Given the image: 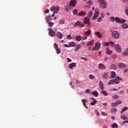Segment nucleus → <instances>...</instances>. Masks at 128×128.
Instances as JSON below:
<instances>
[{"label":"nucleus","instance_id":"f257e3e1","mask_svg":"<svg viewBox=\"0 0 128 128\" xmlns=\"http://www.w3.org/2000/svg\"><path fill=\"white\" fill-rule=\"evenodd\" d=\"M110 20L114 22H116L119 24H124L126 22V20L122 18H120L118 17L114 18V16H112L110 18Z\"/></svg>","mask_w":128,"mask_h":128},{"label":"nucleus","instance_id":"f03ea898","mask_svg":"<svg viewBox=\"0 0 128 128\" xmlns=\"http://www.w3.org/2000/svg\"><path fill=\"white\" fill-rule=\"evenodd\" d=\"M92 34V30H88L87 31L85 32L84 34V36L82 37V40H88V37Z\"/></svg>","mask_w":128,"mask_h":128},{"label":"nucleus","instance_id":"7ed1b4c3","mask_svg":"<svg viewBox=\"0 0 128 128\" xmlns=\"http://www.w3.org/2000/svg\"><path fill=\"white\" fill-rule=\"evenodd\" d=\"M100 6L102 8H106V2L104 0H98Z\"/></svg>","mask_w":128,"mask_h":128},{"label":"nucleus","instance_id":"20e7f679","mask_svg":"<svg viewBox=\"0 0 128 128\" xmlns=\"http://www.w3.org/2000/svg\"><path fill=\"white\" fill-rule=\"evenodd\" d=\"M50 10L53 12L54 14H58L60 10V8L58 6H55L51 8Z\"/></svg>","mask_w":128,"mask_h":128},{"label":"nucleus","instance_id":"39448f33","mask_svg":"<svg viewBox=\"0 0 128 128\" xmlns=\"http://www.w3.org/2000/svg\"><path fill=\"white\" fill-rule=\"evenodd\" d=\"M98 16H100V12H98V10L96 9L95 13L94 16L92 17V20H96L98 18Z\"/></svg>","mask_w":128,"mask_h":128},{"label":"nucleus","instance_id":"423d86ee","mask_svg":"<svg viewBox=\"0 0 128 128\" xmlns=\"http://www.w3.org/2000/svg\"><path fill=\"white\" fill-rule=\"evenodd\" d=\"M100 48V44L96 43L95 46L92 48V50H98Z\"/></svg>","mask_w":128,"mask_h":128},{"label":"nucleus","instance_id":"0eeeda50","mask_svg":"<svg viewBox=\"0 0 128 128\" xmlns=\"http://www.w3.org/2000/svg\"><path fill=\"white\" fill-rule=\"evenodd\" d=\"M112 36L114 38H120V33L116 31H114L112 33Z\"/></svg>","mask_w":128,"mask_h":128},{"label":"nucleus","instance_id":"6e6552de","mask_svg":"<svg viewBox=\"0 0 128 128\" xmlns=\"http://www.w3.org/2000/svg\"><path fill=\"white\" fill-rule=\"evenodd\" d=\"M48 30L49 31L48 34L50 36H56V32H54V30H52L51 28H48Z\"/></svg>","mask_w":128,"mask_h":128},{"label":"nucleus","instance_id":"1a4fd4ad","mask_svg":"<svg viewBox=\"0 0 128 128\" xmlns=\"http://www.w3.org/2000/svg\"><path fill=\"white\" fill-rule=\"evenodd\" d=\"M54 48L55 50H56V54H60L61 52H60V49L58 48V44H56V43H54Z\"/></svg>","mask_w":128,"mask_h":128},{"label":"nucleus","instance_id":"9d476101","mask_svg":"<svg viewBox=\"0 0 128 128\" xmlns=\"http://www.w3.org/2000/svg\"><path fill=\"white\" fill-rule=\"evenodd\" d=\"M90 18L88 17H86L84 18V22L85 24H90Z\"/></svg>","mask_w":128,"mask_h":128},{"label":"nucleus","instance_id":"9b49d317","mask_svg":"<svg viewBox=\"0 0 128 128\" xmlns=\"http://www.w3.org/2000/svg\"><path fill=\"white\" fill-rule=\"evenodd\" d=\"M76 4V0H71L70 2V6L74 7Z\"/></svg>","mask_w":128,"mask_h":128},{"label":"nucleus","instance_id":"f8f14e48","mask_svg":"<svg viewBox=\"0 0 128 128\" xmlns=\"http://www.w3.org/2000/svg\"><path fill=\"white\" fill-rule=\"evenodd\" d=\"M115 50L118 52H122V48L118 44H115Z\"/></svg>","mask_w":128,"mask_h":128},{"label":"nucleus","instance_id":"ddd939ff","mask_svg":"<svg viewBox=\"0 0 128 128\" xmlns=\"http://www.w3.org/2000/svg\"><path fill=\"white\" fill-rule=\"evenodd\" d=\"M122 104V100H119L116 102L112 103V108H114V106H118V104Z\"/></svg>","mask_w":128,"mask_h":128},{"label":"nucleus","instance_id":"4468645a","mask_svg":"<svg viewBox=\"0 0 128 128\" xmlns=\"http://www.w3.org/2000/svg\"><path fill=\"white\" fill-rule=\"evenodd\" d=\"M76 66V63L72 62L69 64V68L70 70H74V68Z\"/></svg>","mask_w":128,"mask_h":128},{"label":"nucleus","instance_id":"2eb2a0df","mask_svg":"<svg viewBox=\"0 0 128 128\" xmlns=\"http://www.w3.org/2000/svg\"><path fill=\"white\" fill-rule=\"evenodd\" d=\"M114 80V82H115V84H120V80L122 81V78L120 77H117Z\"/></svg>","mask_w":128,"mask_h":128},{"label":"nucleus","instance_id":"dca6fc26","mask_svg":"<svg viewBox=\"0 0 128 128\" xmlns=\"http://www.w3.org/2000/svg\"><path fill=\"white\" fill-rule=\"evenodd\" d=\"M82 102L84 106L86 108H88L86 106V102H88V100H86V99H82Z\"/></svg>","mask_w":128,"mask_h":128},{"label":"nucleus","instance_id":"f3484780","mask_svg":"<svg viewBox=\"0 0 128 128\" xmlns=\"http://www.w3.org/2000/svg\"><path fill=\"white\" fill-rule=\"evenodd\" d=\"M75 40H76V42H80V40H82V36H80V35L77 36L75 38Z\"/></svg>","mask_w":128,"mask_h":128},{"label":"nucleus","instance_id":"a211bd4d","mask_svg":"<svg viewBox=\"0 0 128 128\" xmlns=\"http://www.w3.org/2000/svg\"><path fill=\"white\" fill-rule=\"evenodd\" d=\"M102 78H104V80H106V78H108V72H104L102 74Z\"/></svg>","mask_w":128,"mask_h":128},{"label":"nucleus","instance_id":"6ab92c4d","mask_svg":"<svg viewBox=\"0 0 128 128\" xmlns=\"http://www.w3.org/2000/svg\"><path fill=\"white\" fill-rule=\"evenodd\" d=\"M46 22H50L52 21V16L48 15L47 16L46 18Z\"/></svg>","mask_w":128,"mask_h":128},{"label":"nucleus","instance_id":"aec40b11","mask_svg":"<svg viewBox=\"0 0 128 128\" xmlns=\"http://www.w3.org/2000/svg\"><path fill=\"white\" fill-rule=\"evenodd\" d=\"M76 48H75L74 50H76V52H78L80 48H82V44H76V46H75Z\"/></svg>","mask_w":128,"mask_h":128},{"label":"nucleus","instance_id":"412c9836","mask_svg":"<svg viewBox=\"0 0 128 128\" xmlns=\"http://www.w3.org/2000/svg\"><path fill=\"white\" fill-rule=\"evenodd\" d=\"M56 36L58 38H59V40H62V32H58L56 34Z\"/></svg>","mask_w":128,"mask_h":128},{"label":"nucleus","instance_id":"4be33fe9","mask_svg":"<svg viewBox=\"0 0 128 128\" xmlns=\"http://www.w3.org/2000/svg\"><path fill=\"white\" fill-rule=\"evenodd\" d=\"M99 86H100V89L101 90H104V83L102 82V81H100L99 83Z\"/></svg>","mask_w":128,"mask_h":128},{"label":"nucleus","instance_id":"5701e85b","mask_svg":"<svg viewBox=\"0 0 128 128\" xmlns=\"http://www.w3.org/2000/svg\"><path fill=\"white\" fill-rule=\"evenodd\" d=\"M116 72H112L110 74V80L112 78H114L116 77Z\"/></svg>","mask_w":128,"mask_h":128},{"label":"nucleus","instance_id":"b1692460","mask_svg":"<svg viewBox=\"0 0 128 128\" xmlns=\"http://www.w3.org/2000/svg\"><path fill=\"white\" fill-rule=\"evenodd\" d=\"M86 12L81 11L79 14H77V16H86Z\"/></svg>","mask_w":128,"mask_h":128},{"label":"nucleus","instance_id":"393cba45","mask_svg":"<svg viewBox=\"0 0 128 128\" xmlns=\"http://www.w3.org/2000/svg\"><path fill=\"white\" fill-rule=\"evenodd\" d=\"M98 68L100 69L106 70V66L103 64H98Z\"/></svg>","mask_w":128,"mask_h":128},{"label":"nucleus","instance_id":"a878e982","mask_svg":"<svg viewBox=\"0 0 128 128\" xmlns=\"http://www.w3.org/2000/svg\"><path fill=\"white\" fill-rule=\"evenodd\" d=\"M95 34L96 36H98L100 38L102 36V34H100L99 32H96Z\"/></svg>","mask_w":128,"mask_h":128},{"label":"nucleus","instance_id":"bb28decb","mask_svg":"<svg viewBox=\"0 0 128 128\" xmlns=\"http://www.w3.org/2000/svg\"><path fill=\"white\" fill-rule=\"evenodd\" d=\"M126 64L124 63H119L118 67L120 68H126Z\"/></svg>","mask_w":128,"mask_h":128},{"label":"nucleus","instance_id":"cd10ccee","mask_svg":"<svg viewBox=\"0 0 128 128\" xmlns=\"http://www.w3.org/2000/svg\"><path fill=\"white\" fill-rule=\"evenodd\" d=\"M106 52L107 54H112V51L110 50V48H107Z\"/></svg>","mask_w":128,"mask_h":128},{"label":"nucleus","instance_id":"c85d7f7f","mask_svg":"<svg viewBox=\"0 0 128 128\" xmlns=\"http://www.w3.org/2000/svg\"><path fill=\"white\" fill-rule=\"evenodd\" d=\"M92 100H94V101H93L92 102L90 103L91 106H94V104H96V102H98L96 101V100L94 99V98H91Z\"/></svg>","mask_w":128,"mask_h":128},{"label":"nucleus","instance_id":"c756f323","mask_svg":"<svg viewBox=\"0 0 128 128\" xmlns=\"http://www.w3.org/2000/svg\"><path fill=\"white\" fill-rule=\"evenodd\" d=\"M69 46H76V42H69Z\"/></svg>","mask_w":128,"mask_h":128},{"label":"nucleus","instance_id":"7c9ffc66","mask_svg":"<svg viewBox=\"0 0 128 128\" xmlns=\"http://www.w3.org/2000/svg\"><path fill=\"white\" fill-rule=\"evenodd\" d=\"M47 24H48L49 28H52V26H54V23L52 22H48Z\"/></svg>","mask_w":128,"mask_h":128},{"label":"nucleus","instance_id":"2f4dec72","mask_svg":"<svg viewBox=\"0 0 128 128\" xmlns=\"http://www.w3.org/2000/svg\"><path fill=\"white\" fill-rule=\"evenodd\" d=\"M110 68L111 70H116V66L114 64H111L110 65Z\"/></svg>","mask_w":128,"mask_h":128},{"label":"nucleus","instance_id":"473e14b6","mask_svg":"<svg viewBox=\"0 0 128 128\" xmlns=\"http://www.w3.org/2000/svg\"><path fill=\"white\" fill-rule=\"evenodd\" d=\"M122 28H124V29H126V28H128V24H124L122 25Z\"/></svg>","mask_w":128,"mask_h":128},{"label":"nucleus","instance_id":"72a5a7b5","mask_svg":"<svg viewBox=\"0 0 128 128\" xmlns=\"http://www.w3.org/2000/svg\"><path fill=\"white\" fill-rule=\"evenodd\" d=\"M80 24H82L80 21H78L74 24V26L75 28L76 26H80Z\"/></svg>","mask_w":128,"mask_h":128},{"label":"nucleus","instance_id":"f704fd0d","mask_svg":"<svg viewBox=\"0 0 128 128\" xmlns=\"http://www.w3.org/2000/svg\"><path fill=\"white\" fill-rule=\"evenodd\" d=\"M94 41L92 40L87 43V46H94Z\"/></svg>","mask_w":128,"mask_h":128},{"label":"nucleus","instance_id":"c9c22d12","mask_svg":"<svg viewBox=\"0 0 128 128\" xmlns=\"http://www.w3.org/2000/svg\"><path fill=\"white\" fill-rule=\"evenodd\" d=\"M101 94H104V96H108V93L106 92V90L101 91Z\"/></svg>","mask_w":128,"mask_h":128},{"label":"nucleus","instance_id":"e433bc0d","mask_svg":"<svg viewBox=\"0 0 128 128\" xmlns=\"http://www.w3.org/2000/svg\"><path fill=\"white\" fill-rule=\"evenodd\" d=\"M92 94L94 96H98V92L97 91H94L92 92Z\"/></svg>","mask_w":128,"mask_h":128},{"label":"nucleus","instance_id":"4c0bfd02","mask_svg":"<svg viewBox=\"0 0 128 128\" xmlns=\"http://www.w3.org/2000/svg\"><path fill=\"white\" fill-rule=\"evenodd\" d=\"M121 120H128V116H122L120 117Z\"/></svg>","mask_w":128,"mask_h":128},{"label":"nucleus","instance_id":"58836bf2","mask_svg":"<svg viewBox=\"0 0 128 128\" xmlns=\"http://www.w3.org/2000/svg\"><path fill=\"white\" fill-rule=\"evenodd\" d=\"M112 128H118V125L116 123H114L112 124Z\"/></svg>","mask_w":128,"mask_h":128},{"label":"nucleus","instance_id":"ea45409f","mask_svg":"<svg viewBox=\"0 0 128 128\" xmlns=\"http://www.w3.org/2000/svg\"><path fill=\"white\" fill-rule=\"evenodd\" d=\"M59 24H66V21H64V20H60L59 22Z\"/></svg>","mask_w":128,"mask_h":128},{"label":"nucleus","instance_id":"a19ab883","mask_svg":"<svg viewBox=\"0 0 128 128\" xmlns=\"http://www.w3.org/2000/svg\"><path fill=\"white\" fill-rule=\"evenodd\" d=\"M126 110H128V107H124L122 109V111L121 112V114H122V112H126Z\"/></svg>","mask_w":128,"mask_h":128},{"label":"nucleus","instance_id":"79ce46f5","mask_svg":"<svg viewBox=\"0 0 128 128\" xmlns=\"http://www.w3.org/2000/svg\"><path fill=\"white\" fill-rule=\"evenodd\" d=\"M112 98L113 100H118V95H115L112 96Z\"/></svg>","mask_w":128,"mask_h":128},{"label":"nucleus","instance_id":"37998d69","mask_svg":"<svg viewBox=\"0 0 128 128\" xmlns=\"http://www.w3.org/2000/svg\"><path fill=\"white\" fill-rule=\"evenodd\" d=\"M104 46H110V42H104Z\"/></svg>","mask_w":128,"mask_h":128},{"label":"nucleus","instance_id":"c03bdc74","mask_svg":"<svg viewBox=\"0 0 128 128\" xmlns=\"http://www.w3.org/2000/svg\"><path fill=\"white\" fill-rule=\"evenodd\" d=\"M113 82H114V80H110L108 82V84H113Z\"/></svg>","mask_w":128,"mask_h":128},{"label":"nucleus","instance_id":"a18cd8bd","mask_svg":"<svg viewBox=\"0 0 128 128\" xmlns=\"http://www.w3.org/2000/svg\"><path fill=\"white\" fill-rule=\"evenodd\" d=\"M88 16H90V18H92V11L89 12Z\"/></svg>","mask_w":128,"mask_h":128},{"label":"nucleus","instance_id":"49530a36","mask_svg":"<svg viewBox=\"0 0 128 128\" xmlns=\"http://www.w3.org/2000/svg\"><path fill=\"white\" fill-rule=\"evenodd\" d=\"M101 114H102V116H108V114H106L104 112H101Z\"/></svg>","mask_w":128,"mask_h":128},{"label":"nucleus","instance_id":"de8ad7c7","mask_svg":"<svg viewBox=\"0 0 128 128\" xmlns=\"http://www.w3.org/2000/svg\"><path fill=\"white\" fill-rule=\"evenodd\" d=\"M102 20V17H99L97 20L98 22H100Z\"/></svg>","mask_w":128,"mask_h":128},{"label":"nucleus","instance_id":"09e8293b","mask_svg":"<svg viewBox=\"0 0 128 128\" xmlns=\"http://www.w3.org/2000/svg\"><path fill=\"white\" fill-rule=\"evenodd\" d=\"M117 56H117L116 54H114L112 56V60H116V58Z\"/></svg>","mask_w":128,"mask_h":128},{"label":"nucleus","instance_id":"8fccbe9b","mask_svg":"<svg viewBox=\"0 0 128 128\" xmlns=\"http://www.w3.org/2000/svg\"><path fill=\"white\" fill-rule=\"evenodd\" d=\"M70 86H71V88H73V90H74V85H72V82H70Z\"/></svg>","mask_w":128,"mask_h":128},{"label":"nucleus","instance_id":"3c124183","mask_svg":"<svg viewBox=\"0 0 128 128\" xmlns=\"http://www.w3.org/2000/svg\"><path fill=\"white\" fill-rule=\"evenodd\" d=\"M67 38L68 40H72V36H70V34H68L67 35Z\"/></svg>","mask_w":128,"mask_h":128},{"label":"nucleus","instance_id":"603ef678","mask_svg":"<svg viewBox=\"0 0 128 128\" xmlns=\"http://www.w3.org/2000/svg\"><path fill=\"white\" fill-rule=\"evenodd\" d=\"M117 110L118 109H116V108H114L112 109V112H116Z\"/></svg>","mask_w":128,"mask_h":128},{"label":"nucleus","instance_id":"864d4df0","mask_svg":"<svg viewBox=\"0 0 128 128\" xmlns=\"http://www.w3.org/2000/svg\"><path fill=\"white\" fill-rule=\"evenodd\" d=\"M89 76L90 78V80H92V78H94V76L92 74H90Z\"/></svg>","mask_w":128,"mask_h":128},{"label":"nucleus","instance_id":"5fc2aeb1","mask_svg":"<svg viewBox=\"0 0 128 128\" xmlns=\"http://www.w3.org/2000/svg\"><path fill=\"white\" fill-rule=\"evenodd\" d=\"M123 56H128V52H124L123 53Z\"/></svg>","mask_w":128,"mask_h":128},{"label":"nucleus","instance_id":"6e6d98bb","mask_svg":"<svg viewBox=\"0 0 128 128\" xmlns=\"http://www.w3.org/2000/svg\"><path fill=\"white\" fill-rule=\"evenodd\" d=\"M78 13V10L76 9H74L73 10V14H76Z\"/></svg>","mask_w":128,"mask_h":128},{"label":"nucleus","instance_id":"4d7b16f0","mask_svg":"<svg viewBox=\"0 0 128 128\" xmlns=\"http://www.w3.org/2000/svg\"><path fill=\"white\" fill-rule=\"evenodd\" d=\"M90 89H87V90H86V94H90Z\"/></svg>","mask_w":128,"mask_h":128},{"label":"nucleus","instance_id":"13d9d810","mask_svg":"<svg viewBox=\"0 0 128 128\" xmlns=\"http://www.w3.org/2000/svg\"><path fill=\"white\" fill-rule=\"evenodd\" d=\"M79 26L80 28H83V26H84V24L83 23L80 24L79 25Z\"/></svg>","mask_w":128,"mask_h":128},{"label":"nucleus","instance_id":"bf43d9fd","mask_svg":"<svg viewBox=\"0 0 128 128\" xmlns=\"http://www.w3.org/2000/svg\"><path fill=\"white\" fill-rule=\"evenodd\" d=\"M124 92L122 91V90H120V92H118V94H124Z\"/></svg>","mask_w":128,"mask_h":128},{"label":"nucleus","instance_id":"052dcab7","mask_svg":"<svg viewBox=\"0 0 128 128\" xmlns=\"http://www.w3.org/2000/svg\"><path fill=\"white\" fill-rule=\"evenodd\" d=\"M100 16H101V18H104V12H101V14H100Z\"/></svg>","mask_w":128,"mask_h":128},{"label":"nucleus","instance_id":"680f3d73","mask_svg":"<svg viewBox=\"0 0 128 128\" xmlns=\"http://www.w3.org/2000/svg\"><path fill=\"white\" fill-rule=\"evenodd\" d=\"M126 14L127 16H128V6H127V8L126 10Z\"/></svg>","mask_w":128,"mask_h":128},{"label":"nucleus","instance_id":"e2e57ef3","mask_svg":"<svg viewBox=\"0 0 128 128\" xmlns=\"http://www.w3.org/2000/svg\"><path fill=\"white\" fill-rule=\"evenodd\" d=\"M110 46H114V42H110Z\"/></svg>","mask_w":128,"mask_h":128},{"label":"nucleus","instance_id":"0e129e2a","mask_svg":"<svg viewBox=\"0 0 128 128\" xmlns=\"http://www.w3.org/2000/svg\"><path fill=\"white\" fill-rule=\"evenodd\" d=\"M68 62H72V60L70 58H67Z\"/></svg>","mask_w":128,"mask_h":128},{"label":"nucleus","instance_id":"69168bd1","mask_svg":"<svg viewBox=\"0 0 128 128\" xmlns=\"http://www.w3.org/2000/svg\"><path fill=\"white\" fill-rule=\"evenodd\" d=\"M81 60H86V62H88V60H86V58L81 57Z\"/></svg>","mask_w":128,"mask_h":128},{"label":"nucleus","instance_id":"338daca9","mask_svg":"<svg viewBox=\"0 0 128 128\" xmlns=\"http://www.w3.org/2000/svg\"><path fill=\"white\" fill-rule=\"evenodd\" d=\"M48 12H50V10L48 9H47L46 11H45V14H48Z\"/></svg>","mask_w":128,"mask_h":128},{"label":"nucleus","instance_id":"774afa93","mask_svg":"<svg viewBox=\"0 0 128 128\" xmlns=\"http://www.w3.org/2000/svg\"><path fill=\"white\" fill-rule=\"evenodd\" d=\"M64 46H65V48H70V44L68 45V44H66L64 45Z\"/></svg>","mask_w":128,"mask_h":128}]
</instances>
